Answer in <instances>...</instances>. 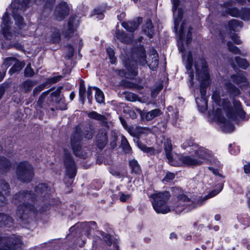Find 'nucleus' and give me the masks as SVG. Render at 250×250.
<instances>
[{"label":"nucleus","mask_w":250,"mask_h":250,"mask_svg":"<svg viewBox=\"0 0 250 250\" xmlns=\"http://www.w3.org/2000/svg\"><path fill=\"white\" fill-rule=\"evenodd\" d=\"M85 88L83 83H81L79 87V98L80 100L83 104L85 100Z\"/></svg>","instance_id":"49530a36"},{"label":"nucleus","mask_w":250,"mask_h":250,"mask_svg":"<svg viewBox=\"0 0 250 250\" xmlns=\"http://www.w3.org/2000/svg\"><path fill=\"white\" fill-rule=\"evenodd\" d=\"M94 132V131L92 125H88L84 127L83 131V134L85 138L88 139H91L93 137Z\"/></svg>","instance_id":"e433bc0d"},{"label":"nucleus","mask_w":250,"mask_h":250,"mask_svg":"<svg viewBox=\"0 0 250 250\" xmlns=\"http://www.w3.org/2000/svg\"><path fill=\"white\" fill-rule=\"evenodd\" d=\"M16 175L17 178L21 182H30L34 176L32 166L25 161L20 163L17 167Z\"/></svg>","instance_id":"423d86ee"},{"label":"nucleus","mask_w":250,"mask_h":250,"mask_svg":"<svg viewBox=\"0 0 250 250\" xmlns=\"http://www.w3.org/2000/svg\"><path fill=\"white\" fill-rule=\"evenodd\" d=\"M61 40V34L59 30L54 28L51 35V40L54 43L59 42Z\"/></svg>","instance_id":"37998d69"},{"label":"nucleus","mask_w":250,"mask_h":250,"mask_svg":"<svg viewBox=\"0 0 250 250\" xmlns=\"http://www.w3.org/2000/svg\"><path fill=\"white\" fill-rule=\"evenodd\" d=\"M231 40L237 44H240L241 43V41L240 40L239 37L236 34H232L230 36Z\"/></svg>","instance_id":"e2e57ef3"},{"label":"nucleus","mask_w":250,"mask_h":250,"mask_svg":"<svg viewBox=\"0 0 250 250\" xmlns=\"http://www.w3.org/2000/svg\"><path fill=\"white\" fill-rule=\"evenodd\" d=\"M196 77L200 83V98H196V103L199 110L204 112L207 109V100L206 96V87L209 83V74L207 62L204 59H199L194 63Z\"/></svg>","instance_id":"f257e3e1"},{"label":"nucleus","mask_w":250,"mask_h":250,"mask_svg":"<svg viewBox=\"0 0 250 250\" xmlns=\"http://www.w3.org/2000/svg\"><path fill=\"white\" fill-rule=\"evenodd\" d=\"M37 84L36 81L30 80L23 82L20 85L21 90L25 93L30 92L33 87Z\"/></svg>","instance_id":"cd10ccee"},{"label":"nucleus","mask_w":250,"mask_h":250,"mask_svg":"<svg viewBox=\"0 0 250 250\" xmlns=\"http://www.w3.org/2000/svg\"><path fill=\"white\" fill-rule=\"evenodd\" d=\"M44 87V85H40L36 87L33 90V95L34 96L37 95L41 91H42Z\"/></svg>","instance_id":"680f3d73"},{"label":"nucleus","mask_w":250,"mask_h":250,"mask_svg":"<svg viewBox=\"0 0 250 250\" xmlns=\"http://www.w3.org/2000/svg\"><path fill=\"white\" fill-rule=\"evenodd\" d=\"M228 49L229 51L232 52L234 54H242L240 50L236 46L234 45L230 42H228L227 43Z\"/></svg>","instance_id":"8fccbe9b"},{"label":"nucleus","mask_w":250,"mask_h":250,"mask_svg":"<svg viewBox=\"0 0 250 250\" xmlns=\"http://www.w3.org/2000/svg\"><path fill=\"white\" fill-rule=\"evenodd\" d=\"M240 18L243 20L249 21L250 20V9L248 8H242L241 10Z\"/></svg>","instance_id":"de8ad7c7"},{"label":"nucleus","mask_w":250,"mask_h":250,"mask_svg":"<svg viewBox=\"0 0 250 250\" xmlns=\"http://www.w3.org/2000/svg\"><path fill=\"white\" fill-rule=\"evenodd\" d=\"M229 26L230 30L236 31L242 27V22L236 20H232L229 22Z\"/></svg>","instance_id":"f704fd0d"},{"label":"nucleus","mask_w":250,"mask_h":250,"mask_svg":"<svg viewBox=\"0 0 250 250\" xmlns=\"http://www.w3.org/2000/svg\"><path fill=\"white\" fill-rule=\"evenodd\" d=\"M161 111L159 109H155L146 112L145 114V119L146 121H151L155 117L161 114Z\"/></svg>","instance_id":"72a5a7b5"},{"label":"nucleus","mask_w":250,"mask_h":250,"mask_svg":"<svg viewBox=\"0 0 250 250\" xmlns=\"http://www.w3.org/2000/svg\"><path fill=\"white\" fill-rule=\"evenodd\" d=\"M24 66L23 63L16 60L13 66L10 69L9 73L12 75L13 73L20 71Z\"/></svg>","instance_id":"ea45409f"},{"label":"nucleus","mask_w":250,"mask_h":250,"mask_svg":"<svg viewBox=\"0 0 250 250\" xmlns=\"http://www.w3.org/2000/svg\"><path fill=\"white\" fill-rule=\"evenodd\" d=\"M223 185L222 184H218V185L217 186V188L211 191L210 192H209V193L208 195H206L203 198L201 199V202H200V204H202L203 203V202L206 200L214 197V196L218 194L221 191ZM198 203H199V202L198 201Z\"/></svg>","instance_id":"c756f323"},{"label":"nucleus","mask_w":250,"mask_h":250,"mask_svg":"<svg viewBox=\"0 0 250 250\" xmlns=\"http://www.w3.org/2000/svg\"><path fill=\"white\" fill-rule=\"evenodd\" d=\"M172 1L173 3V14L174 19V29L177 32L179 23L183 17V12L182 9L178 8L179 3V0H172Z\"/></svg>","instance_id":"f3484780"},{"label":"nucleus","mask_w":250,"mask_h":250,"mask_svg":"<svg viewBox=\"0 0 250 250\" xmlns=\"http://www.w3.org/2000/svg\"><path fill=\"white\" fill-rule=\"evenodd\" d=\"M50 189L49 188L46 184L42 183L39 184L36 188L35 192L36 195L37 197L42 196L45 197L47 194H48V192Z\"/></svg>","instance_id":"bb28decb"},{"label":"nucleus","mask_w":250,"mask_h":250,"mask_svg":"<svg viewBox=\"0 0 250 250\" xmlns=\"http://www.w3.org/2000/svg\"><path fill=\"white\" fill-rule=\"evenodd\" d=\"M235 61L240 67L244 69H246L249 65L248 62L246 59L241 58L239 57H235Z\"/></svg>","instance_id":"79ce46f5"},{"label":"nucleus","mask_w":250,"mask_h":250,"mask_svg":"<svg viewBox=\"0 0 250 250\" xmlns=\"http://www.w3.org/2000/svg\"><path fill=\"white\" fill-rule=\"evenodd\" d=\"M106 52L110 59V63L115 64L116 62V58L115 57V53L113 49L111 47H107Z\"/></svg>","instance_id":"09e8293b"},{"label":"nucleus","mask_w":250,"mask_h":250,"mask_svg":"<svg viewBox=\"0 0 250 250\" xmlns=\"http://www.w3.org/2000/svg\"><path fill=\"white\" fill-rule=\"evenodd\" d=\"M49 92V91L44 92L42 93V95L40 96V97L38 99V102H37V105L39 107H40L41 108L43 107V103L44 100L46 96L48 94Z\"/></svg>","instance_id":"864d4df0"},{"label":"nucleus","mask_w":250,"mask_h":250,"mask_svg":"<svg viewBox=\"0 0 250 250\" xmlns=\"http://www.w3.org/2000/svg\"><path fill=\"white\" fill-rule=\"evenodd\" d=\"M63 162L66 168V174L70 179V182H72V179L76 173V167L74 161L71 158L70 153L66 150H64Z\"/></svg>","instance_id":"9b49d317"},{"label":"nucleus","mask_w":250,"mask_h":250,"mask_svg":"<svg viewBox=\"0 0 250 250\" xmlns=\"http://www.w3.org/2000/svg\"><path fill=\"white\" fill-rule=\"evenodd\" d=\"M9 186L7 183L4 181L0 182V189H1L2 193L0 192V206H2L6 203V198L4 194L7 195L9 192Z\"/></svg>","instance_id":"a878e982"},{"label":"nucleus","mask_w":250,"mask_h":250,"mask_svg":"<svg viewBox=\"0 0 250 250\" xmlns=\"http://www.w3.org/2000/svg\"><path fill=\"white\" fill-rule=\"evenodd\" d=\"M14 225V220L9 215L0 213V226L5 227L6 228H11Z\"/></svg>","instance_id":"393cba45"},{"label":"nucleus","mask_w":250,"mask_h":250,"mask_svg":"<svg viewBox=\"0 0 250 250\" xmlns=\"http://www.w3.org/2000/svg\"><path fill=\"white\" fill-rule=\"evenodd\" d=\"M21 241L14 236L12 237H0V245H3L8 249L6 250H17L16 247L21 245Z\"/></svg>","instance_id":"dca6fc26"},{"label":"nucleus","mask_w":250,"mask_h":250,"mask_svg":"<svg viewBox=\"0 0 250 250\" xmlns=\"http://www.w3.org/2000/svg\"><path fill=\"white\" fill-rule=\"evenodd\" d=\"M138 61L142 65L147 63L149 68L154 70L158 66V55L156 50H152L150 55L148 58V60L146 61V60L145 51L143 48H141L140 49V53Z\"/></svg>","instance_id":"1a4fd4ad"},{"label":"nucleus","mask_w":250,"mask_h":250,"mask_svg":"<svg viewBox=\"0 0 250 250\" xmlns=\"http://www.w3.org/2000/svg\"><path fill=\"white\" fill-rule=\"evenodd\" d=\"M93 89L96 90L95 96L96 101L100 104L104 103V97L103 92L100 89L96 87H93Z\"/></svg>","instance_id":"a19ab883"},{"label":"nucleus","mask_w":250,"mask_h":250,"mask_svg":"<svg viewBox=\"0 0 250 250\" xmlns=\"http://www.w3.org/2000/svg\"><path fill=\"white\" fill-rule=\"evenodd\" d=\"M164 149L168 163L172 166H175L178 164L175 162L174 157L172 153V144L170 140L167 139L164 143Z\"/></svg>","instance_id":"aec40b11"},{"label":"nucleus","mask_w":250,"mask_h":250,"mask_svg":"<svg viewBox=\"0 0 250 250\" xmlns=\"http://www.w3.org/2000/svg\"><path fill=\"white\" fill-rule=\"evenodd\" d=\"M67 47H68V51H69L68 56L69 58H70V57H72V56L73 55L74 52V49L73 47V46H72L70 45H68Z\"/></svg>","instance_id":"338daca9"},{"label":"nucleus","mask_w":250,"mask_h":250,"mask_svg":"<svg viewBox=\"0 0 250 250\" xmlns=\"http://www.w3.org/2000/svg\"><path fill=\"white\" fill-rule=\"evenodd\" d=\"M78 25L79 21L75 17H70L67 25L64 27L62 30V34L64 38L67 40L70 39L72 36Z\"/></svg>","instance_id":"4468645a"},{"label":"nucleus","mask_w":250,"mask_h":250,"mask_svg":"<svg viewBox=\"0 0 250 250\" xmlns=\"http://www.w3.org/2000/svg\"><path fill=\"white\" fill-rule=\"evenodd\" d=\"M241 10L239 11L236 8H229L227 9V13L232 17H240Z\"/></svg>","instance_id":"3c124183"},{"label":"nucleus","mask_w":250,"mask_h":250,"mask_svg":"<svg viewBox=\"0 0 250 250\" xmlns=\"http://www.w3.org/2000/svg\"><path fill=\"white\" fill-rule=\"evenodd\" d=\"M55 103L57 109L63 110L67 109V104L65 103L63 96L62 95L61 97L56 98Z\"/></svg>","instance_id":"2f4dec72"},{"label":"nucleus","mask_w":250,"mask_h":250,"mask_svg":"<svg viewBox=\"0 0 250 250\" xmlns=\"http://www.w3.org/2000/svg\"><path fill=\"white\" fill-rule=\"evenodd\" d=\"M129 166L132 172L136 174H139L141 172V168L138 162L134 159L130 160L129 162Z\"/></svg>","instance_id":"4c0bfd02"},{"label":"nucleus","mask_w":250,"mask_h":250,"mask_svg":"<svg viewBox=\"0 0 250 250\" xmlns=\"http://www.w3.org/2000/svg\"><path fill=\"white\" fill-rule=\"evenodd\" d=\"M224 83L226 88L233 95L238 96L240 94V90L229 82H227Z\"/></svg>","instance_id":"58836bf2"},{"label":"nucleus","mask_w":250,"mask_h":250,"mask_svg":"<svg viewBox=\"0 0 250 250\" xmlns=\"http://www.w3.org/2000/svg\"><path fill=\"white\" fill-rule=\"evenodd\" d=\"M62 89V87H59L58 88H57V89L55 91H54L51 93V96L56 97V98H57L58 97H61L62 96L60 95V94L61 92Z\"/></svg>","instance_id":"69168bd1"},{"label":"nucleus","mask_w":250,"mask_h":250,"mask_svg":"<svg viewBox=\"0 0 250 250\" xmlns=\"http://www.w3.org/2000/svg\"><path fill=\"white\" fill-rule=\"evenodd\" d=\"M33 196L31 192L21 191L16 194L13 199V202L15 204H18L22 202V204L18 206L17 208V214L20 217L23 218L24 215L29 212L35 213L38 209L29 201H33Z\"/></svg>","instance_id":"7ed1b4c3"},{"label":"nucleus","mask_w":250,"mask_h":250,"mask_svg":"<svg viewBox=\"0 0 250 250\" xmlns=\"http://www.w3.org/2000/svg\"><path fill=\"white\" fill-rule=\"evenodd\" d=\"M192 30V28L189 23L184 21L182 23L178 32L179 40L182 42L186 38L187 44L189 43L192 40L191 37Z\"/></svg>","instance_id":"ddd939ff"},{"label":"nucleus","mask_w":250,"mask_h":250,"mask_svg":"<svg viewBox=\"0 0 250 250\" xmlns=\"http://www.w3.org/2000/svg\"><path fill=\"white\" fill-rule=\"evenodd\" d=\"M96 142L97 146L101 148L104 147L107 143L106 132L104 129H100L96 137Z\"/></svg>","instance_id":"4be33fe9"},{"label":"nucleus","mask_w":250,"mask_h":250,"mask_svg":"<svg viewBox=\"0 0 250 250\" xmlns=\"http://www.w3.org/2000/svg\"><path fill=\"white\" fill-rule=\"evenodd\" d=\"M143 30L145 33L149 38H152L153 34L154 28L150 20L148 19L146 20V24L143 26Z\"/></svg>","instance_id":"c85d7f7f"},{"label":"nucleus","mask_w":250,"mask_h":250,"mask_svg":"<svg viewBox=\"0 0 250 250\" xmlns=\"http://www.w3.org/2000/svg\"><path fill=\"white\" fill-rule=\"evenodd\" d=\"M183 58H185L187 57V61L186 63V66L187 70V72L189 75V77H190V83L191 86L193 85V79L194 77V72L192 69V54L190 52H189L188 54V56L187 57L185 55H182Z\"/></svg>","instance_id":"412c9836"},{"label":"nucleus","mask_w":250,"mask_h":250,"mask_svg":"<svg viewBox=\"0 0 250 250\" xmlns=\"http://www.w3.org/2000/svg\"><path fill=\"white\" fill-rule=\"evenodd\" d=\"M81 131V128L79 125L75 127L71 137V145L75 155L84 159L87 156V153H83V151L81 150V142L82 136Z\"/></svg>","instance_id":"0eeeda50"},{"label":"nucleus","mask_w":250,"mask_h":250,"mask_svg":"<svg viewBox=\"0 0 250 250\" xmlns=\"http://www.w3.org/2000/svg\"><path fill=\"white\" fill-rule=\"evenodd\" d=\"M96 223L95 222H90L89 223L83 222V223H78L75 225L70 228V230L72 232L74 231L75 229H78L80 230V232H84V234L86 235L89 234V230L90 227L92 226H95Z\"/></svg>","instance_id":"6ab92c4d"},{"label":"nucleus","mask_w":250,"mask_h":250,"mask_svg":"<svg viewBox=\"0 0 250 250\" xmlns=\"http://www.w3.org/2000/svg\"><path fill=\"white\" fill-rule=\"evenodd\" d=\"M119 199L122 202H125L127 201L130 198V195L129 194H125L124 192H120L119 193Z\"/></svg>","instance_id":"4d7b16f0"},{"label":"nucleus","mask_w":250,"mask_h":250,"mask_svg":"<svg viewBox=\"0 0 250 250\" xmlns=\"http://www.w3.org/2000/svg\"><path fill=\"white\" fill-rule=\"evenodd\" d=\"M2 22L1 25V30L3 36L7 40H11L13 34L11 31V25L12 22L9 20L8 13L6 12L2 18Z\"/></svg>","instance_id":"2eb2a0df"},{"label":"nucleus","mask_w":250,"mask_h":250,"mask_svg":"<svg viewBox=\"0 0 250 250\" xmlns=\"http://www.w3.org/2000/svg\"><path fill=\"white\" fill-rule=\"evenodd\" d=\"M69 7L65 2H62L57 7L55 11V17L59 21L62 20L69 14Z\"/></svg>","instance_id":"a211bd4d"},{"label":"nucleus","mask_w":250,"mask_h":250,"mask_svg":"<svg viewBox=\"0 0 250 250\" xmlns=\"http://www.w3.org/2000/svg\"><path fill=\"white\" fill-rule=\"evenodd\" d=\"M93 88V87L89 86L87 88V98L88 100V102L90 104L92 103V97L91 96L92 93V89Z\"/></svg>","instance_id":"0e129e2a"},{"label":"nucleus","mask_w":250,"mask_h":250,"mask_svg":"<svg viewBox=\"0 0 250 250\" xmlns=\"http://www.w3.org/2000/svg\"><path fill=\"white\" fill-rule=\"evenodd\" d=\"M244 170L245 173H250V163L244 166Z\"/></svg>","instance_id":"774afa93"},{"label":"nucleus","mask_w":250,"mask_h":250,"mask_svg":"<svg viewBox=\"0 0 250 250\" xmlns=\"http://www.w3.org/2000/svg\"><path fill=\"white\" fill-rule=\"evenodd\" d=\"M243 72L241 71L236 75H232L231 78L237 85L242 88L248 85L246 78L243 76Z\"/></svg>","instance_id":"b1692460"},{"label":"nucleus","mask_w":250,"mask_h":250,"mask_svg":"<svg viewBox=\"0 0 250 250\" xmlns=\"http://www.w3.org/2000/svg\"><path fill=\"white\" fill-rule=\"evenodd\" d=\"M88 117L90 118L100 121L103 123L106 122V118L103 115L98 113L96 111H92L88 114Z\"/></svg>","instance_id":"473e14b6"},{"label":"nucleus","mask_w":250,"mask_h":250,"mask_svg":"<svg viewBox=\"0 0 250 250\" xmlns=\"http://www.w3.org/2000/svg\"><path fill=\"white\" fill-rule=\"evenodd\" d=\"M103 232V239L105 242L107 244V245L110 246L112 243V239L111 238V236L109 234H104Z\"/></svg>","instance_id":"bf43d9fd"},{"label":"nucleus","mask_w":250,"mask_h":250,"mask_svg":"<svg viewBox=\"0 0 250 250\" xmlns=\"http://www.w3.org/2000/svg\"><path fill=\"white\" fill-rule=\"evenodd\" d=\"M169 196L167 191L157 192L151 195L153 208L157 213L165 214L170 211V208L167 206Z\"/></svg>","instance_id":"20e7f679"},{"label":"nucleus","mask_w":250,"mask_h":250,"mask_svg":"<svg viewBox=\"0 0 250 250\" xmlns=\"http://www.w3.org/2000/svg\"><path fill=\"white\" fill-rule=\"evenodd\" d=\"M11 7L13 9V16L15 21L16 24H17L20 29H21L24 26V24L23 23V19L20 15V13L25 10V7L22 4L17 0L12 3Z\"/></svg>","instance_id":"f8f14e48"},{"label":"nucleus","mask_w":250,"mask_h":250,"mask_svg":"<svg viewBox=\"0 0 250 250\" xmlns=\"http://www.w3.org/2000/svg\"><path fill=\"white\" fill-rule=\"evenodd\" d=\"M195 203L185 194H179L177 196V201L172 207V210L177 213H181L184 210L187 211L193 208Z\"/></svg>","instance_id":"6e6552de"},{"label":"nucleus","mask_w":250,"mask_h":250,"mask_svg":"<svg viewBox=\"0 0 250 250\" xmlns=\"http://www.w3.org/2000/svg\"><path fill=\"white\" fill-rule=\"evenodd\" d=\"M234 111L227 113L229 120H227L221 116L222 109L218 108L215 112V117L219 122L222 124V128L226 132H231L234 130V126L231 124V121L236 120V116H238L241 119L245 118L246 113L243 110L241 103L236 99L233 101Z\"/></svg>","instance_id":"f03ea898"},{"label":"nucleus","mask_w":250,"mask_h":250,"mask_svg":"<svg viewBox=\"0 0 250 250\" xmlns=\"http://www.w3.org/2000/svg\"><path fill=\"white\" fill-rule=\"evenodd\" d=\"M115 36L118 40L123 42L128 43L131 42V38L128 37L124 32L117 30Z\"/></svg>","instance_id":"7c9ffc66"},{"label":"nucleus","mask_w":250,"mask_h":250,"mask_svg":"<svg viewBox=\"0 0 250 250\" xmlns=\"http://www.w3.org/2000/svg\"><path fill=\"white\" fill-rule=\"evenodd\" d=\"M142 18H139L135 21L127 22H124L122 23V25L127 31L132 32L137 29L140 24L142 22Z\"/></svg>","instance_id":"5701e85b"},{"label":"nucleus","mask_w":250,"mask_h":250,"mask_svg":"<svg viewBox=\"0 0 250 250\" xmlns=\"http://www.w3.org/2000/svg\"><path fill=\"white\" fill-rule=\"evenodd\" d=\"M11 166L10 163L4 157H0V169L4 173L6 172Z\"/></svg>","instance_id":"c9c22d12"},{"label":"nucleus","mask_w":250,"mask_h":250,"mask_svg":"<svg viewBox=\"0 0 250 250\" xmlns=\"http://www.w3.org/2000/svg\"><path fill=\"white\" fill-rule=\"evenodd\" d=\"M175 175L173 173L167 172L165 177L163 179V181L168 182L175 178Z\"/></svg>","instance_id":"13d9d810"},{"label":"nucleus","mask_w":250,"mask_h":250,"mask_svg":"<svg viewBox=\"0 0 250 250\" xmlns=\"http://www.w3.org/2000/svg\"><path fill=\"white\" fill-rule=\"evenodd\" d=\"M93 15H97V17H96L98 19H103L104 16L103 15V11L99 8L95 9L93 12Z\"/></svg>","instance_id":"052dcab7"},{"label":"nucleus","mask_w":250,"mask_h":250,"mask_svg":"<svg viewBox=\"0 0 250 250\" xmlns=\"http://www.w3.org/2000/svg\"><path fill=\"white\" fill-rule=\"evenodd\" d=\"M121 146L125 153H129L131 150L130 146L125 137L122 136L121 140Z\"/></svg>","instance_id":"a18cd8bd"},{"label":"nucleus","mask_w":250,"mask_h":250,"mask_svg":"<svg viewBox=\"0 0 250 250\" xmlns=\"http://www.w3.org/2000/svg\"><path fill=\"white\" fill-rule=\"evenodd\" d=\"M16 59L14 58L10 57L6 58L4 60L3 64H2V68L6 71L7 68L14 63V62H16Z\"/></svg>","instance_id":"c03bdc74"},{"label":"nucleus","mask_w":250,"mask_h":250,"mask_svg":"<svg viewBox=\"0 0 250 250\" xmlns=\"http://www.w3.org/2000/svg\"><path fill=\"white\" fill-rule=\"evenodd\" d=\"M123 62L127 72H125L124 70H119L118 74L120 75L128 77H134L137 74L138 70L136 61L128 58L126 59L125 58V59H123Z\"/></svg>","instance_id":"9d476101"},{"label":"nucleus","mask_w":250,"mask_h":250,"mask_svg":"<svg viewBox=\"0 0 250 250\" xmlns=\"http://www.w3.org/2000/svg\"><path fill=\"white\" fill-rule=\"evenodd\" d=\"M125 99L129 101L135 102L138 100V96L131 92H126L124 93Z\"/></svg>","instance_id":"603ef678"},{"label":"nucleus","mask_w":250,"mask_h":250,"mask_svg":"<svg viewBox=\"0 0 250 250\" xmlns=\"http://www.w3.org/2000/svg\"><path fill=\"white\" fill-rule=\"evenodd\" d=\"M25 76L26 77H32L34 74L33 70L31 68V64H28L24 70Z\"/></svg>","instance_id":"6e6d98bb"},{"label":"nucleus","mask_w":250,"mask_h":250,"mask_svg":"<svg viewBox=\"0 0 250 250\" xmlns=\"http://www.w3.org/2000/svg\"><path fill=\"white\" fill-rule=\"evenodd\" d=\"M195 154L196 158L191 156L175 155L174 160L178 164L175 166L180 165L194 166L201 165L203 163L202 160L206 158L205 153L201 150H197L195 151Z\"/></svg>","instance_id":"39448f33"},{"label":"nucleus","mask_w":250,"mask_h":250,"mask_svg":"<svg viewBox=\"0 0 250 250\" xmlns=\"http://www.w3.org/2000/svg\"><path fill=\"white\" fill-rule=\"evenodd\" d=\"M138 146L141 150L145 152L150 153V154L153 153L154 152V149L152 148L147 147L145 145L142 143L138 142Z\"/></svg>","instance_id":"5fc2aeb1"}]
</instances>
